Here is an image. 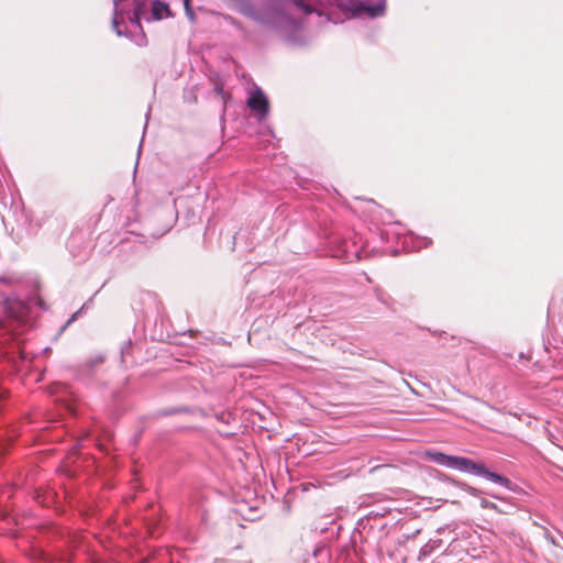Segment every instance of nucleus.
I'll return each instance as SVG.
<instances>
[{"instance_id": "nucleus-1", "label": "nucleus", "mask_w": 563, "mask_h": 563, "mask_svg": "<svg viewBox=\"0 0 563 563\" xmlns=\"http://www.w3.org/2000/svg\"><path fill=\"white\" fill-rule=\"evenodd\" d=\"M455 415L493 431L506 429L507 413L470 395L462 394Z\"/></svg>"}, {"instance_id": "nucleus-6", "label": "nucleus", "mask_w": 563, "mask_h": 563, "mask_svg": "<svg viewBox=\"0 0 563 563\" xmlns=\"http://www.w3.org/2000/svg\"><path fill=\"white\" fill-rule=\"evenodd\" d=\"M306 0H292V2L298 5L299 8H301L303 10L305 13H310L312 10L310 9L309 5L306 4L305 2Z\"/></svg>"}, {"instance_id": "nucleus-8", "label": "nucleus", "mask_w": 563, "mask_h": 563, "mask_svg": "<svg viewBox=\"0 0 563 563\" xmlns=\"http://www.w3.org/2000/svg\"><path fill=\"white\" fill-rule=\"evenodd\" d=\"M134 20L140 23V15H139V11H135V14H134Z\"/></svg>"}, {"instance_id": "nucleus-7", "label": "nucleus", "mask_w": 563, "mask_h": 563, "mask_svg": "<svg viewBox=\"0 0 563 563\" xmlns=\"http://www.w3.org/2000/svg\"><path fill=\"white\" fill-rule=\"evenodd\" d=\"M190 1L191 0H184V5H185V10H186L187 15L190 19H194L195 14H194V11H192V9L190 7Z\"/></svg>"}, {"instance_id": "nucleus-2", "label": "nucleus", "mask_w": 563, "mask_h": 563, "mask_svg": "<svg viewBox=\"0 0 563 563\" xmlns=\"http://www.w3.org/2000/svg\"><path fill=\"white\" fill-rule=\"evenodd\" d=\"M424 456L438 465L448 468L465 472L468 459L462 456L449 455L439 451H427Z\"/></svg>"}, {"instance_id": "nucleus-9", "label": "nucleus", "mask_w": 563, "mask_h": 563, "mask_svg": "<svg viewBox=\"0 0 563 563\" xmlns=\"http://www.w3.org/2000/svg\"><path fill=\"white\" fill-rule=\"evenodd\" d=\"M358 257H360V255H358V253L356 252V253L354 254V258H358Z\"/></svg>"}, {"instance_id": "nucleus-3", "label": "nucleus", "mask_w": 563, "mask_h": 563, "mask_svg": "<svg viewBox=\"0 0 563 563\" xmlns=\"http://www.w3.org/2000/svg\"><path fill=\"white\" fill-rule=\"evenodd\" d=\"M464 473L483 476L486 479H488V481H490L493 483L499 484V485H507L508 484V479L507 478H505L501 475H498V474H496L494 472L487 471L483 464L475 463V462H473L470 459L467 461L466 470H465Z\"/></svg>"}, {"instance_id": "nucleus-4", "label": "nucleus", "mask_w": 563, "mask_h": 563, "mask_svg": "<svg viewBox=\"0 0 563 563\" xmlns=\"http://www.w3.org/2000/svg\"><path fill=\"white\" fill-rule=\"evenodd\" d=\"M247 106L252 111L257 112L261 115H266L269 111V102L263 90L258 87L254 89L249 98Z\"/></svg>"}, {"instance_id": "nucleus-5", "label": "nucleus", "mask_w": 563, "mask_h": 563, "mask_svg": "<svg viewBox=\"0 0 563 563\" xmlns=\"http://www.w3.org/2000/svg\"><path fill=\"white\" fill-rule=\"evenodd\" d=\"M152 15L154 20H162L172 15L168 4L161 1H154L152 4Z\"/></svg>"}]
</instances>
